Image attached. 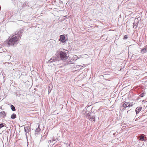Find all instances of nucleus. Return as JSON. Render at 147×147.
<instances>
[{"instance_id":"1","label":"nucleus","mask_w":147,"mask_h":147,"mask_svg":"<svg viewBox=\"0 0 147 147\" xmlns=\"http://www.w3.org/2000/svg\"><path fill=\"white\" fill-rule=\"evenodd\" d=\"M24 30L21 28L16 32L15 34L10 36L6 41V43L8 47L12 46L13 47H16L18 43L19 40L20 39Z\"/></svg>"},{"instance_id":"2","label":"nucleus","mask_w":147,"mask_h":147,"mask_svg":"<svg viewBox=\"0 0 147 147\" xmlns=\"http://www.w3.org/2000/svg\"><path fill=\"white\" fill-rule=\"evenodd\" d=\"M86 116L89 119L91 120L92 121H95V113L93 112H89L86 114Z\"/></svg>"},{"instance_id":"3","label":"nucleus","mask_w":147,"mask_h":147,"mask_svg":"<svg viewBox=\"0 0 147 147\" xmlns=\"http://www.w3.org/2000/svg\"><path fill=\"white\" fill-rule=\"evenodd\" d=\"M59 55L61 58L62 60H65L68 58L66 53L64 52L60 51L59 53Z\"/></svg>"},{"instance_id":"4","label":"nucleus","mask_w":147,"mask_h":147,"mask_svg":"<svg viewBox=\"0 0 147 147\" xmlns=\"http://www.w3.org/2000/svg\"><path fill=\"white\" fill-rule=\"evenodd\" d=\"M128 102H123L121 103L120 107V109L121 111H123L126 108L128 107Z\"/></svg>"},{"instance_id":"5","label":"nucleus","mask_w":147,"mask_h":147,"mask_svg":"<svg viewBox=\"0 0 147 147\" xmlns=\"http://www.w3.org/2000/svg\"><path fill=\"white\" fill-rule=\"evenodd\" d=\"M68 40L67 38H66L64 35H61L59 36V40L63 43H66V41Z\"/></svg>"},{"instance_id":"6","label":"nucleus","mask_w":147,"mask_h":147,"mask_svg":"<svg viewBox=\"0 0 147 147\" xmlns=\"http://www.w3.org/2000/svg\"><path fill=\"white\" fill-rule=\"evenodd\" d=\"M58 58L56 57H51L48 63H52L58 61Z\"/></svg>"},{"instance_id":"7","label":"nucleus","mask_w":147,"mask_h":147,"mask_svg":"<svg viewBox=\"0 0 147 147\" xmlns=\"http://www.w3.org/2000/svg\"><path fill=\"white\" fill-rule=\"evenodd\" d=\"M139 23V21L138 18H136L134 20V22L133 23V28H134V26H136V27L135 28H136L137 26Z\"/></svg>"},{"instance_id":"8","label":"nucleus","mask_w":147,"mask_h":147,"mask_svg":"<svg viewBox=\"0 0 147 147\" xmlns=\"http://www.w3.org/2000/svg\"><path fill=\"white\" fill-rule=\"evenodd\" d=\"M146 138L144 136V134L141 135L139 138V140L141 141H146Z\"/></svg>"},{"instance_id":"9","label":"nucleus","mask_w":147,"mask_h":147,"mask_svg":"<svg viewBox=\"0 0 147 147\" xmlns=\"http://www.w3.org/2000/svg\"><path fill=\"white\" fill-rule=\"evenodd\" d=\"M30 127L29 126H27L24 127V131L27 133H28L30 131Z\"/></svg>"},{"instance_id":"10","label":"nucleus","mask_w":147,"mask_h":147,"mask_svg":"<svg viewBox=\"0 0 147 147\" xmlns=\"http://www.w3.org/2000/svg\"><path fill=\"white\" fill-rule=\"evenodd\" d=\"M142 109V107H137L135 111L136 114H137L139 113V112L141 111Z\"/></svg>"},{"instance_id":"11","label":"nucleus","mask_w":147,"mask_h":147,"mask_svg":"<svg viewBox=\"0 0 147 147\" xmlns=\"http://www.w3.org/2000/svg\"><path fill=\"white\" fill-rule=\"evenodd\" d=\"M40 125H39L38 127L35 130V132L36 133L38 134L39 133L41 130L40 128L39 127Z\"/></svg>"},{"instance_id":"12","label":"nucleus","mask_w":147,"mask_h":147,"mask_svg":"<svg viewBox=\"0 0 147 147\" xmlns=\"http://www.w3.org/2000/svg\"><path fill=\"white\" fill-rule=\"evenodd\" d=\"M0 114L3 115V117H5L6 115V113L4 111L1 112Z\"/></svg>"},{"instance_id":"13","label":"nucleus","mask_w":147,"mask_h":147,"mask_svg":"<svg viewBox=\"0 0 147 147\" xmlns=\"http://www.w3.org/2000/svg\"><path fill=\"white\" fill-rule=\"evenodd\" d=\"M128 102V106L129 107H132L133 105L134 104V103L133 102Z\"/></svg>"},{"instance_id":"14","label":"nucleus","mask_w":147,"mask_h":147,"mask_svg":"<svg viewBox=\"0 0 147 147\" xmlns=\"http://www.w3.org/2000/svg\"><path fill=\"white\" fill-rule=\"evenodd\" d=\"M16 117V115L15 113H13L11 116V118L12 119H14Z\"/></svg>"},{"instance_id":"15","label":"nucleus","mask_w":147,"mask_h":147,"mask_svg":"<svg viewBox=\"0 0 147 147\" xmlns=\"http://www.w3.org/2000/svg\"><path fill=\"white\" fill-rule=\"evenodd\" d=\"M10 107L11 109L13 111H16V110L15 108L13 105H11L10 106Z\"/></svg>"},{"instance_id":"16","label":"nucleus","mask_w":147,"mask_h":147,"mask_svg":"<svg viewBox=\"0 0 147 147\" xmlns=\"http://www.w3.org/2000/svg\"><path fill=\"white\" fill-rule=\"evenodd\" d=\"M146 52V49L145 48H144L142 50L141 53H144Z\"/></svg>"},{"instance_id":"17","label":"nucleus","mask_w":147,"mask_h":147,"mask_svg":"<svg viewBox=\"0 0 147 147\" xmlns=\"http://www.w3.org/2000/svg\"><path fill=\"white\" fill-rule=\"evenodd\" d=\"M28 3L27 2L24 3L22 6V7L24 8V7H26L28 5Z\"/></svg>"},{"instance_id":"18","label":"nucleus","mask_w":147,"mask_h":147,"mask_svg":"<svg viewBox=\"0 0 147 147\" xmlns=\"http://www.w3.org/2000/svg\"><path fill=\"white\" fill-rule=\"evenodd\" d=\"M73 60L74 61H76L78 59V56L76 55H73Z\"/></svg>"},{"instance_id":"19","label":"nucleus","mask_w":147,"mask_h":147,"mask_svg":"<svg viewBox=\"0 0 147 147\" xmlns=\"http://www.w3.org/2000/svg\"><path fill=\"white\" fill-rule=\"evenodd\" d=\"M145 94L144 93V92L142 93V94H141L139 96L141 97H143L144 96Z\"/></svg>"},{"instance_id":"20","label":"nucleus","mask_w":147,"mask_h":147,"mask_svg":"<svg viewBox=\"0 0 147 147\" xmlns=\"http://www.w3.org/2000/svg\"><path fill=\"white\" fill-rule=\"evenodd\" d=\"M74 60H71L70 61H69L68 62V63L69 64H71L72 63L74 62Z\"/></svg>"},{"instance_id":"21","label":"nucleus","mask_w":147,"mask_h":147,"mask_svg":"<svg viewBox=\"0 0 147 147\" xmlns=\"http://www.w3.org/2000/svg\"><path fill=\"white\" fill-rule=\"evenodd\" d=\"M3 123H1L0 124V129L1 128L3 127L4 125L3 124Z\"/></svg>"},{"instance_id":"22","label":"nucleus","mask_w":147,"mask_h":147,"mask_svg":"<svg viewBox=\"0 0 147 147\" xmlns=\"http://www.w3.org/2000/svg\"><path fill=\"white\" fill-rule=\"evenodd\" d=\"M52 89L51 88V87L50 86L49 87V90H48V93L49 94L51 92Z\"/></svg>"},{"instance_id":"23","label":"nucleus","mask_w":147,"mask_h":147,"mask_svg":"<svg viewBox=\"0 0 147 147\" xmlns=\"http://www.w3.org/2000/svg\"><path fill=\"white\" fill-rule=\"evenodd\" d=\"M128 37L127 36V35H125L123 38V39H127Z\"/></svg>"},{"instance_id":"24","label":"nucleus","mask_w":147,"mask_h":147,"mask_svg":"<svg viewBox=\"0 0 147 147\" xmlns=\"http://www.w3.org/2000/svg\"><path fill=\"white\" fill-rule=\"evenodd\" d=\"M67 147H71L70 144H69L67 146Z\"/></svg>"},{"instance_id":"25","label":"nucleus","mask_w":147,"mask_h":147,"mask_svg":"<svg viewBox=\"0 0 147 147\" xmlns=\"http://www.w3.org/2000/svg\"><path fill=\"white\" fill-rule=\"evenodd\" d=\"M51 142V140H49L48 141V142Z\"/></svg>"},{"instance_id":"26","label":"nucleus","mask_w":147,"mask_h":147,"mask_svg":"<svg viewBox=\"0 0 147 147\" xmlns=\"http://www.w3.org/2000/svg\"><path fill=\"white\" fill-rule=\"evenodd\" d=\"M26 137L27 138V133H26Z\"/></svg>"},{"instance_id":"27","label":"nucleus","mask_w":147,"mask_h":147,"mask_svg":"<svg viewBox=\"0 0 147 147\" xmlns=\"http://www.w3.org/2000/svg\"><path fill=\"white\" fill-rule=\"evenodd\" d=\"M115 133H113V135H115Z\"/></svg>"},{"instance_id":"28","label":"nucleus","mask_w":147,"mask_h":147,"mask_svg":"<svg viewBox=\"0 0 147 147\" xmlns=\"http://www.w3.org/2000/svg\"><path fill=\"white\" fill-rule=\"evenodd\" d=\"M88 107H89V106H88V107H87V106L86 107V108L87 107V108Z\"/></svg>"}]
</instances>
